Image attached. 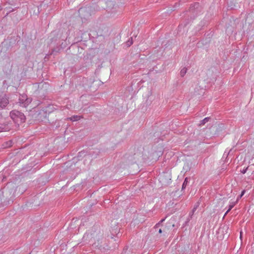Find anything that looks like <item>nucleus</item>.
<instances>
[{
    "label": "nucleus",
    "mask_w": 254,
    "mask_h": 254,
    "mask_svg": "<svg viewBox=\"0 0 254 254\" xmlns=\"http://www.w3.org/2000/svg\"><path fill=\"white\" fill-rule=\"evenodd\" d=\"M245 193V190H243V191H242L241 195H240L238 197V198H237V201H236V202H237V201H238V199H240V198H241V197H242L244 195Z\"/></svg>",
    "instance_id": "nucleus-7"
},
{
    "label": "nucleus",
    "mask_w": 254,
    "mask_h": 254,
    "mask_svg": "<svg viewBox=\"0 0 254 254\" xmlns=\"http://www.w3.org/2000/svg\"><path fill=\"white\" fill-rule=\"evenodd\" d=\"M187 183H188V180H187V178H186L183 184V185H182V189H184L186 188L187 185Z\"/></svg>",
    "instance_id": "nucleus-6"
},
{
    "label": "nucleus",
    "mask_w": 254,
    "mask_h": 254,
    "mask_svg": "<svg viewBox=\"0 0 254 254\" xmlns=\"http://www.w3.org/2000/svg\"><path fill=\"white\" fill-rule=\"evenodd\" d=\"M162 230L161 229H159V232L160 233H162Z\"/></svg>",
    "instance_id": "nucleus-10"
},
{
    "label": "nucleus",
    "mask_w": 254,
    "mask_h": 254,
    "mask_svg": "<svg viewBox=\"0 0 254 254\" xmlns=\"http://www.w3.org/2000/svg\"><path fill=\"white\" fill-rule=\"evenodd\" d=\"M2 9L1 6H0V11Z\"/></svg>",
    "instance_id": "nucleus-11"
},
{
    "label": "nucleus",
    "mask_w": 254,
    "mask_h": 254,
    "mask_svg": "<svg viewBox=\"0 0 254 254\" xmlns=\"http://www.w3.org/2000/svg\"><path fill=\"white\" fill-rule=\"evenodd\" d=\"M10 116L11 119L16 123H18V122L23 123L25 121V117L24 115L16 110H14L11 111L10 113Z\"/></svg>",
    "instance_id": "nucleus-1"
},
{
    "label": "nucleus",
    "mask_w": 254,
    "mask_h": 254,
    "mask_svg": "<svg viewBox=\"0 0 254 254\" xmlns=\"http://www.w3.org/2000/svg\"><path fill=\"white\" fill-rule=\"evenodd\" d=\"M31 102V99L25 95H21L19 98V104L22 107H26Z\"/></svg>",
    "instance_id": "nucleus-2"
},
{
    "label": "nucleus",
    "mask_w": 254,
    "mask_h": 254,
    "mask_svg": "<svg viewBox=\"0 0 254 254\" xmlns=\"http://www.w3.org/2000/svg\"><path fill=\"white\" fill-rule=\"evenodd\" d=\"M242 236V232L240 233V237H241Z\"/></svg>",
    "instance_id": "nucleus-12"
},
{
    "label": "nucleus",
    "mask_w": 254,
    "mask_h": 254,
    "mask_svg": "<svg viewBox=\"0 0 254 254\" xmlns=\"http://www.w3.org/2000/svg\"><path fill=\"white\" fill-rule=\"evenodd\" d=\"M209 120V118H205L202 121V124H204L205 123L207 122Z\"/></svg>",
    "instance_id": "nucleus-8"
},
{
    "label": "nucleus",
    "mask_w": 254,
    "mask_h": 254,
    "mask_svg": "<svg viewBox=\"0 0 254 254\" xmlns=\"http://www.w3.org/2000/svg\"><path fill=\"white\" fill-rule=\"evenodd\" d=\"M187 69L186 67L183 68L180 71V75L183 77L187 73Z\"/></svg>",
    "instance_id": "nucleus-4"
},
{
    "label": "nucleus",
    "mask_w": 254,
    "mask_h": 254,
    "mask_svg": "<svg viewBox=\"0 0 254 254\" xmlns=\"http://www.w3.org/2000/svg\"><path fill=\"white\" fill-rule=\"evenodd\" d=\"M9 100L6 95L3 93H0V106L4 108L8 104Z\"/></svg>",
    "instance_id": "nucleus-3"
},
{
    "label": "nucleus",
    "mask_w": 254,
    "mask_h": 254,
    "mask_svg": "<svg viewBox=\"0 0 254 254\" xmlns=\"http://www.w3.org/2000/svg\"><path fill=\"white\" fill-rule=\"evenodd\" d=\"M235 204L232 205H230V208H229V209L227 210V211L226 212V213H225V214L226 213H227L228 212V211H229L233 207V206H234Z\"/></svg>",
    "instance_id": "nucleus-9"
},
{
    "label": "nucleus",
    "mask_w": 254,
    "mask_h": 254,
    "mask_svg": "<svg viewBox=\"0 0 254 254\" xmlns=\"http://www.w3.org/2000/svg\"><path fill=\"white\" fill-rule=\"evenodd\" d=\"M68 119L72 121H77L79 120V116H73Z\"/></svg>",
    "instance_id": "nucleus-5"
}]
</instances>
